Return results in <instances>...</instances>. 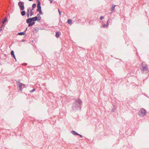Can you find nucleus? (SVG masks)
Wrapping results in <instances>:
<instances>
[{
	"label": "nucleus",
	"instance_id": "13",
	"mask_svg": "<svg viewBox=\"0 0 149 149\" xmlns=\"http://www.w3.org/2000/svg\"><path fill=\"white\" fill-rule=\"evenodd\" d=\"M67 22L68 23L70 24H72V20L70 19H69L68 20Z\"/></svg>",
	"mask_w": 149,
	"mask_h": 149
},
{
	"label": "nucleus",
	"instance_id": "29",
	"mask_svg": "<svg viewBox=\"0 0 149 149\" xmlns=\"http://www.w3.org/2000/svg\"><path fill=\"white\" fill-rule=\"evenodd\" d=\"M25 86V85L23 84L22 86Z\"/></svg>",
	"mask_w": 149,
	"mask_h": 149
},
{
	"label": "nucleus",
	"instance_id": "25",
	"mask_svg": "<svg viewBox=\"0 0 149 149\" xmlns=\"http://www.w3.org/2000/svg\"><path fill=\"white\" fill-rule=\"evenodd\" d=\"M34 9V8H32L31 9V10H30V11H32L33 10V9Z\"/></svg>",
	"mask_w": 149,
	"mask_h": 149
},
{
	"label": "nucleus",
	"instance_id": "3",
	"mask_svg": "<svg viewBox=\"0 0 149 149\" xmlns=\"http://www.w3.org/2000/svg\"><path fill=\"white\" fill-rule=\"evenodd\" d=\"M141 67L142 68H141V70L143 72H148V68L147 65L145 64V63L143 62L141 63Z\"/></svg>",
	"mask_w": 149,
	"mask_h": 149
},
{
	"label": "nucleus",
	"instance_id": "15",
	"mask_svg": "<svg viewBox=\"0 0 149 149\" xmlns=\"http://www.w3.org/2000/svg\"><path fill=\"white\" fill-rule=\"evenodd\" d=\"M26 14L25 11L23 10L21 12V15L22 16H24Z\"/></svg>",
	"mask_w": 149,
	"mask_h": 149
},
{
	"label": "nucleus",
	"instance_id": "24",
	"mask_svg": "<svg viewBox=\"0 0 149 149\" xmlns=\"http://www.w3.org/2000/svg\"><path fill=\"white\" fill-rule=\"evenodd\" d=\"M35 91V89H33L30 91V92H32Z\"/></svg>",
	"mask_w": 149,
	"mask_h": 149
},
{
	"label": "nucleus",
	"instance_id": "20",
	"mask_svg": "<svg viewBox=\"0 0 149 149\" xmlns=\"http://www.w3.org/2000/svg\"><path fill=\"white\" fill-rule=\"evenodd\" d=\"M6 21H7V18H6V19H4V20H3V21H2V23H3V24H4Z\"/></svg>",
	"mask_w": 149,
	"mask_h": 149
},
{
	"label": "nucleus",
	"instance_id": "26",
	"mask_svg": "<svg viewBox=\"0 0 149 149\" xmlns=\"http://www.w3.org/2000/svg\"><path fill=\"white\" fill-rule=\"evenodd\" d=\"M49 1H50V3H52V0H49Z\"/></svg>",
	"mask_w": 149,
	"mask_h": 149
},
{
	"label": "nucleus",
	"instance_id": "1",
	"mask_svg": "<svg viewBox=\"0 0 149 149\" xmlns=\"http://www.w3.org/2000/svg\"><path fill=\"white\" fill-rule=\"evenodd\" d=\"M41 18L39 19V17H38L37 16H35L32 18H30L27 19L26 21V22L27 23H29L28 25V26H32L34 25L35 22H34L36 21L39 22L41 20Z\"/></svg>",
	"mask_w": 149,
	"mask_h": 149
},
{
	"label": "nucleus",
	"instance_id": "17",
	"mask_svg": "<svg viewBox=\"0 0 149 149\" xmlns=\"http://www.w3.org/2000/svg\"><path fill=\"white\" fill-rule=\"evenodd\" d=\"M37 17H38V18H39V19H41L40 15L39 14H37Z\"/></svg>",
	"mask_w": 149,
	"mask_h": 149
},
{
	"label": "nucleus",
	"instance_id": "30",
	"mask_svg": "<svg viewBox=\"0 0 149 149\" xmlns=\"http://www.w3.org/2000/svg\"><path fill=\"white\" fill-rule=\"evenodd\" d=\"M3 26V25H1V26Z\"/></svg>",
	"mask_w": 149,
	"mask_h": 149
},
{
	"label": "nucleus",
	"instance_id": "8",
	"mask_svg": "<svg viewBox=\"0 0 149 149\" xmlns=\"http://www.w3.org/2000/svg\"><path fill=\"white\" fill-rule=\"evenodd\" d=\"M11 55H12V56H13V57H14V58H15V60H16V57H15V55L14 54V52L13 51H11Z\"/></svg>",
	"mask_w": 149,
	"mask_h": 149
},
{
	"label": "nucleus",
	"instance_id": "21",
	"mask_svg": "<svg viewBox=\"0 0 149 149\" xmlns=\"http://www.w3.org/2000/svg\"><path fill=\"white\" fill-rule=\"evenodd\" d=\"M38 11L39 12V14H40L41 15H42L43 13L42 12V10H39Z\"/></svg>",
	"mask_w": 149,
	"mask_h": 149
},
{
	"label": "nucleus",
	"instance_id": "9",
	"mask_svg": "<svg viewBox=\"0 0 149 149\" xmlns=\"http://www.w3.org/2000/svg\"><path fill=\"white\" fill-rule=\"evenodd\" d=\"M60 35V32L56 31V37L57 38H58Z\"/></svg>",
	"mask_w": 149,
	"mask_h": 149
},
{
	"label": "nucleus",
	"instance_id": "22",
	"mask_svg": "<svg viewBox=\"0 0 149 149\" xmlns=\"http://www.w3.org/2000/svg\"><path fill=\"white\" fill-rule=\"evenodd\" d=\"M58 12L59 14L60 15H61V12H60V10L59 9H58Z\"/></svg>",
	"mask_w": 149,
	"mask_h": 149
},
{
	"label": "nucleus",
	"instance_id": "18",
	"mask_svg": "<svg viewBox=\"0 0 149 149\" xmlns=\"http://www.w3.org/2000/svg\"><path fill=\"white\" fill-rule=\"evenodd\" d=\"M30 17H31V16H32V15H33V11H30Z\"/></svg>",
	"mask_w": 149,
	"mask_h": 149
},
{
	"label": "nucleus",
	"instance_id": "2",
	"mask_svg": "<svg viewBox=\"0 0 149 149\" xmlns=\"http://www.w3.org/2000/svg\"><path fill=\"white\" fill-rule=\"evenodd\" d=\"M82 104V102L80 99H78L76 101V103L73 107V109L74 110H77L78 109H81V105Z\"/></svg>",
	"mask_w": 149,
	"mask_h": 149
},
{
	"label": "nucleus",
	"instance_id": "16",
	"mask_svg": "<svg viewBox=\"0 0 149 149\" xmlns=\"http://www.w3.org/2000/svg\"><path fill=\"white\" fill-rule=\"evenodd\" d=\"M116 6V5H114L112 6V8H111V9H112V11L114 10V8H115V7Z\"/></svg>",
	"mask_w": 149,
	"mask_h": 149
},
{
	"label": "nucleus",
	"instance_id": "12",
	"mask_svg": "<svg viewBox=\"0 0 149 149\" xmlns=\"http://www.w3.org/2000/svg\"><path fill=\"white\" fill-rule=\"evenodd\" d=\"M109 20H108L107 21V24L106 25H102V26L104 28H105L106 27H107L108 26V25H109Z\"/></svg>",
	"mask_w": 149,
	"mask_h": 149
},
{
	"label": "nucleus",
	"instance_id": "10",
	"mask_svg": "<svg viewBox=\"0 0 149 149\" xmlns=\"http://www.w3.org/2000/svg\"><path fill=\"white\" fill-rule=\"evenodd\" d=\"M71 133L72 134L74 135H79V134L77 133L75 131H71Z\"/></svg>",
	"mask_w": 149,
	"mask_h": 149
},
{
	"label": "nucleus",
	"instance_id": "6",
	"mask_svg": "<svg viewBox=\"0 0 149 149\" xmlns=\"http://www.w3.org/2000/svg\"><path fill=\"white\" fill-rule=\"evenodd\" d=\"M37 8H38V9H37V11L41 10L40 2V1H38V4H37Z\"/></svg>",
	"mask_w": 149,
	"mask_h": 149
},
{
	"label": "nucleus",
	"instance_id": "31",
	"mask_svg": "<svg viewBox=\"0 0 149 149\" xmlns=\"http://www.w3.org/2000/svg\"><path fill=\"white\" fill-rule=\"evenodd\" d=\"M1 30H2L1 29H0V31Z\"/></svg>",
	"mask_w": 149,
	"mask_h": 149
},
{
	"label": "nucleus",
	"instance_id": "14",
	"mask_svg": "<svg viewBox=\"0 0 149 149\" xmlns=\"http://www.w3.org/2000/svg\"><path fill=\"white\" fill-rule=\"evenodd\" d=\"M25 34V32H19L18 33V35L22 36V35H24Z\"/></svg>",
	"mask_w": 149,
	"mask_h": 149
},
{
	"label": "nucleus",
	"instance_id": "4",
	"mask_svg": "<svg viewBox=\"0 0 149 149\" xmlns=\"http://www.w3.org/2000/svg\"><path fill=\"white\" fill-rule=\"evenodd\" d=\"M146 111L144 108H142L139 111V115L140 117H143L146 115Z\"/></svg>",
	"mask_w": 149,
	"mask_h": 149
},
{
	"label": "nucleus",
	"instance_id": "32",
	"mask_svg": "<svg viewBox=\"0 0 149 149\" xmlns=\"http://www.w3.org/2000/svg\"><path fill=\"white\" fill-rule=\"evenodd\" d=\"M27 29V28H26V30Z\"/></svg>",
	"mask_w": 149,
	"mask_h": 149
},
{
	"label": "nucleus",
	"instance_id": "28",
	"mask_svg": "<svg viewBox=\"0 0 149 149\" xmlns=\"http://www.w3.org/2000/svg\"><path fill=\"white\" fill-rule=\"evenodd\" d=\"M29 0V1H32V0Z\"/></svg>",
	"mask_w": 149,
	"mask_h": 149
},
{
	"label": "nucleus",
	"instance_id": "7",
	"mask_svg": "<svg viewBox=\"0 0 149 149\" xmlns=\"http://www.w3.org/2000/svg\"><path fill=\"white\" fill-rule=\"evenodd\" d=\"M17 85H19L18 86L20 88V90L21 91L22 89V86L23 84L20 83L19 82H17Z\"/></svg>",
	"mask_w": 149,
	"mask_h": 149
},
{
	"label": "nucleus",
	"instance_id": "5",
	"mask_svg": "<svg viewBox=\"0 0 149 149\" xmlns=\"http://www.w3.org/2000/svg\"><path fill=\"white\" fill-rule=\"evenodd\" d=\"M18 5L19 6L20 9L21 10H23L24 8V2L22 1H20L18 2Z\"/></svg>",
	"mask_w": 149,
	"mask_h": 149
},
{
	"label": "nucleus",
	"instance_id": "23",
	"mask_svg": "<svg viewBox=\"0 0 149 149\" xmlns=\"http://www.w3.org/2000/svg\"><path fill=\"white\" fill-rule=\"evenodd\" d=\"M104 17L102 16V17H101L100 18V20H102V19H104Z\"/></svg>",
	"mask_w": 149,
	"mask_h": 149
},
{
	"label": "nucleus",
	"instance_id": "27",
	"mask_svg": "<svg viewBox=\"0 0 149 149\" xmlns=\"http://www.w3.org/2000/svg\"><path fill=\"white\" fill-rule=\"evenodd\" d=\"M78 135L80 137H82V136L81 135L79 134V135Z\"/></svg>",
	"mask_w": 149,
	"mask_h": 149
},
{
	"label": "nucleus",
	"instance_id": "11",
	"mask_svg": "<svg viewBox=\"0 0 149 149\" xmlns=\"http://www.w3.org/2000/svg\"><path fill=\"white\" fill-rule=\"evenodd\" d=\"M26 15H27V17H29V10L28 8L27 9V13H26Z\"/></svg>",
	"mask_w": 149,
	"mask_h": 149
},
{
	"label": "nucleus",
	"instance_id": "19",
	"mask_svg": "<svg viewBox=\"0 0 149 149\" xmlns=\"http://www.w3.org/2000/svg\"><path fill=\"white\" fill-rule=\"evenodd\" d=\"M36 7V3H33L32 5V8H35Z\"/></svg>",
	"mask_w": 149,
	"mask_h": 149
}]
</instances>
